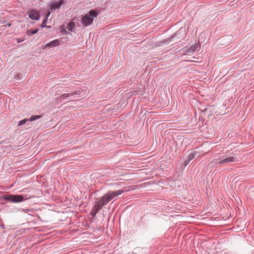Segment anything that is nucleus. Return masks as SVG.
<instances>
[{"mask_svg":"<svg viewBox=\"0 0 254 254\" xmlns=\"http://www.w3.org/2000/svg\"><path fill=\"white\" fill-rule=\"evenodd\" d=\"M124 190H118L114 191H110L105 194L96 202L94 207L95 213H96L103 205L107 204L111 199L122 194Z\"/></svg>","mask_w":254,"mask_h":254,"instance_id":"nucleus-1","label":"nucleus"},{"mask_svg":"<svg viewBox=\"0 0 254 254\" xmlns=\"http://www.w3.org/2000/svg\"><path fill=\"white\" fill-rule=\"evenodd\" d=\"M98 12L94 10H90L82 17L81 22L85 27L88 26L93 23L94 18H96Z\"/></svg>","mask_w":254,"mask_h":254,"instance_id":"nucleus-2","label":"nucleus"},{"mask_svg":"<svg viewBox=\"0 0 254 254\" xmlns=\"http://www.w3.org/2000/svg\"><path fill=\"white\" fill-rule=\"evenodd\" d=\"M3 198L6 200L14 203L20 202L24 200L21 195H6L3 196Z\"/></svg>","mask_w":254,"mask_h":254,"instance_id":"nucleus-3","label":"nucleus"},{"mask_svg":"<svg viewBox=\"0 0 254 254\" xmlns=\"http://www.w3.org/2000/svg\"><path fill=\"white\" fill-rule=\"evenodd\" d=\"M27 14L29 17L33 20H38L39 19V13L36 9L28 10L27 11Z\"/></svg>","mask_w":254,"mask_h":254,"instance_id":"nucleus-4","label":"nucleus"},{"mask_svg":"<svg viewBox=\"0 0 254 254\" xmlns=\"http://www.w3.org/2000/svg\"><path fill=\"white\" fill-rule=\"evenodd\" d=\"M64 4V1L63 0H61L58 2H52L49 4L51 10H54L56 9L59 8L62 5Z\"/></svg>","mask_w":254,"mask_h":254,"instance_id":"nucleus-5","label":"nucleus"},{"mask_svg":"<svg viewBox=\"0 0 254 254\" xmlns=\"http://www.w3.org/2000/svg\"><path fill=\"white\" fill-rule=\"evenodd\" d=\"M60 44V41L58 39H56L47 43L44 48L46 47H55L59 45Z\"/></svg>","mask_w":254,"mask_h":254,"instance_id":"nucleus-6","label":"nucleus"},{"mask_svg":"<svg viewBox=\"0 0 254 254\" xmlns=\"http://www.w3.org/2000/svg\"><path fill=\"white\" fill-rule=\"evenodd\" d=\"M236 161V158L234 157H229L224 159L220 160V163L225 164Z\"/></svg>","mask_w":254,"mask_h":254,"instance_id":"nucleus-7","label":"nucleus"},{"mask_svg":"<svg viewBox=\"0 0 254 254\" xmlns=\"http://www.w3.org/2000/svg\"><path fill=\"white\" fill-rule=\"evenodd\" d=\"M75 23L73 22H70L67 25V29L70 31H73V29L75 28Z\"/></svg>","mask_w":254,"mask_h":254,"instance_id":"nucleus-8","label":"nucleus"},{"mask_svg":"<svg viewBox=\"0 0 254 254\" xmlns=\"http://www.w3.org/2000/svg\"><path fill=\"white\" fill-rule=\"evenodd\" d=\"M77 94V93L76 92H75L71 93L64 94L62 95L60 97V99H62L63 98V99H65V98L69 97H70L71 96H73L74 95H76Z\"/></svg>","mask_w":254,"mask_h":254,"instance_id":"nucleus-9","label":"nucleus"},{"mask_svg":"<svg viewBox=\"0 0 254 254\" xmlns=\"http://www.w3.org/2000/svg\"><path fill=\"white\" fill-rule=\"evenodd\" d=\"M51 13L50 12H48L47 14V16L46 17V18H45V19L43 20V21L42 22L41 25V26L42 28H43V27H47L46 25V23L47 22V19L48 18V17L50 16ZM48 28H50V26H47Z\"/></svg>","mask_w":254,"mask_h":254,"instance_id":"nucleus-10","label":"nucleus"},{"mask_svg":"<svg viewBox=\"0 0 254 254\" xmlns=\"http://www.w3.org/2000/svg\"><path fill=\"white\" fill-rule=\"evenodd\" d=\"M220 162V161H219L218 159H213L210 162L209 165L211 167H215L217 164H220L221 163H219Z\"/></svg>","mask_w":254,"mask_h":254,"instance_id":"nucleus-11","label":"nucleus"},{"mask_svg":"<svg viewBox=\"0 0 254 254\" xmlns=\"http://www.w3.org/2000/svg\"><path fill=\"white\" fill-rule=\"evenodd\" d=\"M38 29H35L33 30H27L26 31V34L28 36H31L33 34H36L38 32Z\"/></svg>","mask_w":254,"mask_h":254,"instance_id":"nucleus-12","label":"nucleus"},{"mask_svg":"<svg viewBox=\"0 0 254 254\" xmlns=\"http://www.w3.org/2000/svg\"><path fill=\"white\" fill-rule=\"evenodd\" d=\"M41 117H42L41 115L32 116V117H30V119H28V121H30V122L34 121L35 120L40 119Z\"/></svg>","mask_w":254,"mask_h":254,"instance_id":"nucleus-13","label":"nucleus"},{"mask_svg":"<svg viewBox=\"0 0 254 254\" xmlns=\"http://www.w3.org/2000/svg\"><path fill=\"white\" fill-rule=\"evenodd\" d=\"M60 32H61L62 35H64L67 33L66 30L65 29L64 25H62L60 26Z\"/></svg>","mask_w":254,"mask_h":254,"instance_id":"nucleus-14","label":"nucleus"},{"mask_svg":"<svg viewBox=\"0 0 254 254\" xmlns=\"http://www.w3.org/2000/svg\"><path fill=\"white\" fill-rule=\"evenodd\" d=\"M195 156V154L194 153H191L190 154V155L188 156V162L190 161L191 160H192Z\"/></svg>","mask_w":254,"mask_h":254,"instance_id":"nucleus-15","label":"nucleus"},{"mask_svg":"<svg viewBox=\"0 0 254 254\" xmlns=\"http://www.w3.org/2000/svg\"><path fill=\"white\" fill-rule=\"evenodd\" d=\"M27 121H28V119H24L21 121H20L18 123V126H22L24 125Z\"/></svg>","mask_w":254,"mask_h":254,"instance_id":"nucleus-16","label":"nucleus"},{"mask_svg":"<svg viewBox=\"0 0 254 254\" xmlns=\"http://www.w3.org/2000/svg\"><path fill=\"white\" fill-rule=\"evenodd\" d=\"M189 162H188V160L185 162V165L187 166L189 164Z\"/></svg>","mask_w":254,"mask_h":254,"instance_id":"nucleus-17","label":"nucleus"},{"mask_svg":"<svg viewBox=\"0 0 254 254\" xmlns=\"http://www.w3.org/2000/svg\"><path fill=\"white\" fill-rule=\"evenodd\" d=\"M23 41V40H20V39H19L18 41H17V42L18 43H20V42H21Z\"/></svg>","mask_w":254,"mask_h":254,"instance_id":"nucleus-18","label":"nucleus"}]
</instances>
